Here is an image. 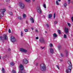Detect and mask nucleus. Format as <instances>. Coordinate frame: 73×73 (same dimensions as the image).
Here are the masks:
<instances>
[{"label":"nucleus","instance_id":"1","mask_svg":"<svg viewBox=\"0 0 73 73\" xmlns=\"http://www.w3.org/2000/svg\"><path fill=\"white\" fill-rule=\"evenodd\" d=\"M68 64L69 65V66L67 67V69L66 70V72L67 73H70L72 69V65L71 62L70 61H68L67 62Z\"/></svg>","mask_w":73,"mask_h":73},{"label":"nucleus","instance_id":"2","mask_svg":"<svg viewBox=\"0 0 73 73\" xmlns=\"http://www.w3.org/2000/svg\"><path fill=\"white\" fill-rule=\"evenodd\" d=\"M40 68L41 70L42 71H45L46 70V67L45 64H40Z\"/></svg>","mask_w":73,"mask_h":73},{"label":"nucleus","instance_id":"3","mask_svg":"<svg viewBox=\"0 0 73 73\" xmlns=\"http://www.w3.org/2000/svg\"><path fill=\"white\" fill-rule=\"evenodd\" d=\"M19 5L21 9H23L25 8V4L24 3L20 2L19 3Z\"/></svg>","mask_w":73,"mask_h":73},{"label":"nucleus","instance_id":"4","mask_svg":"<svg viewBox=\"0 0 73 73\" xmlns=\"http://www.w3.org/2000/svg\"><path fill=\"white\" fill-rule=\"evenodd\" d=\"M20 70L21 71V73H26L25 71H23V69H24V67L21 64L19 67Z\"/></svg>","mask_w":73,"mask_h":73},{"label":"nucleus","instance_id":"5","mask_svg":"<svg viewBox=\"0 0 73 73\" xmlns=\"http://www.w3.org/2000/svg\"><path fill=\"white\" fill-rule=\"evenodd\" d=\"M10 40L12 42H14L16 41V38L14 36H12L10 37Z\"/></svg>","mask_w":73,"mask_h":73},{"label":"nucleus","instance_id":"6","mask_svg":"<svg viewBox=\"0 0 73 73\" xmlns=\"http://www.w3.org/2000/svg\"><path fill=\"white\" fill-rule=\"evenodd\" d=\"M37 12H38V13L40 14L42 13V11H41V8H40V7H38L37 8Z\"/></svg>","mask_w":73,"mask_h":73},{"label":"nucleus","instance_id":"7","mask_svg":"<svg viewBox=\"0 0 73 73\" xmlns=\"http://www.w3.org/2000/svg\"><path fill=\"white\" fill-rule=\"evenodd\" d=\"M20 50L21 52H25V53H26L27 52V50L24 49V48H20Z\"/></svg>","mask_w":73,"mask_h":73},{"label":"nucleus","instance_id":"8","mask_svg":"<svg viewBox=\"0 0 73 73\" xmlns=\"http://www.w3.org/2000/svg\"><path fill=\"white\" fill-rule=\"evenodd\" d=\"M64 32L66 33H68L69 32V29L66 27H65L64 28Z\"/></svg>","mask_w":73,"mask_h":73},{"label":"nucleus","instance_id":"9","mask_svg":"<svg viewBox=\"0 0 73 73\" xmlns=\"http://www.w3.org/2000/svg\"><path fill=\"white\" fill-rule=\"evenodd\" d=\"M28 62V61L26 59H24L23 60V62L25 64H27Z\"/></svg>","mask_w":73,"mask_h":73},{"label":"nucleus","instance_id":"10","mask_svg":"<svg viewBox=\"0 0 73 73\" xmlns=\"http://www.w3.org/2000/svg\"><path fill=\"white\" fill-rule=\"evenodd\" d=\"M3 38L4 40H8V36L7 35H3Z\"/></svg>","mask_w":73,"mask_h":73},{"label":"nucleus","instance_id":"11","mask_svg":"<svg viewBox=\"0 0 73 73\" xmlns=\"http://www.w3.org/2000/svg\"><path fill=\"white\" fill-rule=\"evenodd\" d=\"M1 13H4L6 11V9L5 8L1 10Z\"/></svg>","mask_w":73,"mask_h":73},{"label":"nucleus","instance_id":"12","mask_svg":"<svg viewBox=\"0 0 73 73\" xmlns=\"http://www.w3.org/2000/svg\"><path fill=\"white\" fill-rule=\"evenodd\" d=\"M39 41L41 43H44V42H45V41H44V39L42 38L40 39H39Z\"/></svg>","mask_w":73,"mask_h":73},{"label":"nucleus","instance_id":"13","mask_svg":"<svg viewBox=\"0 0 73 73\" xmlns=\"http://www.w3.org/2000/svg\"><path fill=\"white\" fill-rule=\"evenodd\" d=\"M30 20L31 21L32 23H35V21H34V19L32 17H31L30 18Z\"/></svg>","mask_w":73,"mask_h":73},{"label":"nucleus","instance_id":"14","mask_svg":"<svg viewBox=\"0 0 73 73\" xmlns=\"http://www.w3.org/2000/svg\"><path fill=\"white\" fill-rule=\"evenodd\" d=\"M50 52L51 53H53L54 52V51H53V48H50Z\"/></svg>","mask_w":73,"mask_h":73},{"label":"nucleus","instance_id":"15","mask_svg":"<svg viewBox=\"0 0 73 73\" xmlns=\"http://www.w3.org/2000/svg\"><path fill=\"white\" fill-rule=\"evenodd\" d=\"M53 36L54 37H57V35L56 33H54L53 35Z\"/></svg>","mask_w":73,"mask_h":73},{"label":"nucleus","instance_id":"16","mask_svg":"<svg viewBox=\"0 0 73 73\" xmlns=\"http://www.w3.org/2000/svg\"><path fill=\"white\" fill-rule=\"evenodd\" d=\"M64 6V7H66L67 6V3L66 2L63 5Z\"/></svg>","mask_w":73,"mask_h":73},{"label":"nucleus","instance_id":"17","mask_svg":"<svg viewBox=\"0 0 73 73\" xmlns=\"http://www.w3.org/2000/svg\"><path fill=\"white\" fill-rule=\"evenodd\" d=\"M52 14H50L48 15V18H49V19H50V18H51V17H52Z\"/></svg>","mask_w":73,"mask_h":73},{"label":"nucleus","instance_id":"18","mask_svg":"<svg viewBox=\"0 0 73 73\" xmlns=\"http://www.w3.org/2000/svg\"><path fill=\"white\" fill-rule=\"evenodd\" d=\"M0 14H1V15L2 17H3L4 16V13H1Z\"/></svg>","mask_w":73,"mask_h":73},{"label":"nucleus","instance_id":"19","mask_svg":"<svg viewBox=\"0 0 73 73\" xmlns=\"http://www.w3.org/2000/svg\"><path fill=\"white\" fill-rule=\"evenodd\" d=\"M23 18H25V17H27V16H26V15L25 14H23Z\"/></svg>","mask_w":73,"mask_h":73},{"label":"nucleus","instance_id":"20","mask_svg":"<svg viewBox=\"0 0 73 73\" xmlns=\"http://www.w3.org/2000/svg\"><path fill=\"white\" fill-rule=\"evenodd\" d=\"M2 70L3 73H5V70H4V68H2Z\"/></svg>","mask_w":73,"mask_h":73},{"label":"nucleus","instance_id":"21","mask_svg":"<svg viewBox=\"0 0 73 73\" xmlns=\"http://www.w3.org/2000/svg\"><path fill=\"white\" fill-rule=\"evenodd\" d=\"M66 54V56L67 57L68 56V51L66 50L65 51Z\"/></svg>","mask_w":73,"mask_h":73},{"label":"nucleus","instance_id":"22","mask_svg":"<svg viewBox=\"0 0 73 73\" xmlns=\"http://www.w3.org/2000/svg\"><path fill=\"white\" fill-rule=\"evenodd\" d=\"M10 65H12V66H13L14 65V64H13V62H12L10 63Z\"/></svg>","mask_w":73,"mask_h":73},{"label":"nucleus","instance_id":"23","mask_svg":"<svg viewBox=\"0 0 73 73\" xmlns=\"http://www.w3.org/2000/svg\"><path fill=\"white\" fill-rule=\"evenodd\" d=\"M67 24L69 27H70V26H71V25H70V23H68Z\"/></svg>","mask_w":73,"mask_h":73},{"label":"nucleus","instance_id":"24","mask_svg":"<svg viewBox=\"0 0 73 73\" xmlns=\"http://www.w3.org/2000/svg\"><path fill=\"white\" fill-rule=\"evenodd\" d=\"M58 32L59 34H61V31L60 30H58Z\"/></svg>","mask_w":73,"mask_h":73},{"label":"nucleus","instance_id":"25","mask_svg":"<svg viewBox=\"0 0 73 73\" xmlns=\"http://www.w3.org/2000/svg\"><path fill=\"white\" fill-rule=\"evenodd\" d=\"M67 3L69 4L70 3V0H68Z\"/></svg>","mask_w":73,"mask_h":73},{"label":"nucleus","instance_id":"26","mask_svg":"<svg viewBox=\"0 0 73 73\" xmlns=\"http://www.w3.org/2000/svg\"><path fill=\"white\" fill-rule=\"evenodd\" d=\"M67 37V36H66V35L65 34H64V38H66Z\"/></svg>","mask_w":73,"mask_h":73},{"label":"nucleus","instance_id":"27","mask_svg":"<svg viewBox=\"0 0 73 73\" xmlns=\"http://www.w3.org/2000/svg\"><path fill=\"white\" fill-rule=\"evenodd\" d=\"M12 73H16V71L14 70H13L12 72Z\"/></svg>","mask_w":73,"mask_h":73},{"label":"nucleus","instance_id":"28","mask_svg":"<svg viewBox=\"0 0 73 73\" xmlns=\"http://www.w3.org/2000/svg\"><path fill=\"white\" fill-rule=\"evenodd\" d=\"M56 3L57 5H60V4L59 3H58V1H56Z\"/></svg>","mask_w":73,"mask_h":73},{"label":"nucleus","instance_id":"29","mask_svg":"<svg viewBox=\"0 0 73 73\" xmlns=\"http://www.w3.org/2000/svg\"><path fill=\"white\" fill-rule=\"evenodd\" d=\"M43 7L44 8H46V5H45V4H44L43 5Z\"/></svg>","mask_w":73,"mask_h":73},{"label":"nucleus","instance_id":"30","mask_svg":"<svg viewBox=\"0 0 73 73\" xmlns=\"http://www.w3.org/2000/svg\"><path fill=\"white\" fill-rule=\"evenodd\" d=\"M21 36H23V33L22 31L21 32Z\"/></svg>","mask_w":73,"mask_h":73},{"label":"nucleus","instance_id":"31","mask_svg":"<svg viewBox=\"0 0 73 73\" xmlns=\"http://www.w3.org/2000/svg\"><path fill=\"white\" fill-rule=\"evenodd\" d=\"M56 17V13H54V19Z\"/></svg>","mask_w":73,"mask_h":73},{"label":"nucleus","instance_id":"32","mask_svg":"<svg viewBox=\"0 0 73 73\" xmlns=\"http://www.w3.org/2000/svg\"><path fill=\"white\" fill-rule=\"evenodd\" d=\"M49 46L50 47H52V46H53V45L52 44H50Z\"/></svg>","mask_w":73,"mask_h":73},{"label":"nucleus","instance_id":"33","mask_svg":"<svg viewBox=\"0 0 73 73\" xmlns=\"http://www.w3.org/2000/svg\"><path fill=\"white\" fill-rule=\"evenodd\" d=\"M18 18L19 20H21V17H19Z\"/></svg>","mask_w":73,"mask_h":73},{"label":"nucleus","instance_id":"34","mask_svg":"<svg viewBox=\"0 0 73 73\" xmlns=\"http://www.w3.org/2000/svg\"><path fill=\"white\" fill-rule=\"evenodd\" d=\"M9 15H12V13L11 12H10L9 13Z\"/></svg>","mask_w":73,"mask_h":73},{"label":"nucleus","instance_id":"35","mask_svg":"<svg viewBox=\"0 0 73 73\" xmlns=\"http://www.w3.org/2000/svg\"><path fill=\"white\" fill-rule=\"evenodd\" d=\"M54 23L55 24H57V22L55 21L54 22Z\"/></svg>","mask_w":73,"mask_h":73},{"label":"nucleus","instance_id":"36","mask_svg":"<svg viewBox=\"0 0 73 73\" xmlns=\"http://www.w3.org/2000/svg\"><path fill=\"white\" fill-rule=\"evenodd\" d=\"M8 32L9 33H11V30H10V29H9L8 30Z\"/></svg>","mask_w":73,"mask_h":73},{"label":"nucleus","instance_id":"37","mask_svg":"<svg viewBox=\"0 0 73 73\" xmlns=\"http://www.w3.org/2000/svg\"><path fill=\"white\" fill-rule=\"evenodd\" d=\"M3 40V38H2V36H0V40Z\"/></svg>","mask_w":73,"mask_h":73},{"label":"nucleus","instance_id":"38","mask_svg":"<svg viewBox=\"0 0 73 73\" xmlns=\"http://www.w3.org/2000/svg\"><path fill=\"white\" fill-rule=\"evenodd\" d=\"M26 2H29L30 1V0H25Z\"/></svg>","mask_w":73,"mask_h":73},{"label":"nucleus","instance_id":"39","mask_svg":"<svg viewBox=\"0 0 73 73\" xmlns=\"http://www.w3.org/2000/svg\"><path fill=\"white\" fill-rule=\"evenodd\" d=\"M25 31L26 32H28V29H25Z\"/></svg>","mask_w":73,"mask_h":73},{"label":"nucleus","instance_id":"40","mask_svg":"<svg viewBox=\"0 0 73 73\" xmlns=\"http://www.w3.org/2000/svg\"><path fill=\"white\" fill-rule=\"evenodd\" d=\"M46 25L48 27V28H49V25H48V24H46Z\"/></svg>","mask_w":73,"mask_h":73},{"label":"nucleus","instance_id":"41","mask_svg":"<svg viewBox=\"0 0 73 73\" xmlns=\"http://www.w3.org/2000/svg\"><path fill=\"white\" fill-rule=\"evenodd\" d=\"M56 67L59 69H60V68H59V66H58L57 65Z\"/></svg>","mask_w":73,"mask_h":73},{"label":"nucleus","instance_id":"42","mask_svg":"<svg viewBox=\"0 0 73 73\" xmlns=\"http://www.w3.org/2000/svg\"><path fill=\"white\" fill-rule=\"evenodd\" d=\"M41 49H44V47H41Z\"/></svg>","mask_w":73,"mask_h":73},{"label":"nucleus","instance_id":"43","mask_svg":"<svg viewBox=\"0 0 73 73\" xmlns=\"http://www.w3.org/2000/svg\"><path fill=\"white\" fill-rule=\"evenodd\" d=\"M36 40H38V37H36Z\"/></svg>","mask_w":73,"mask_h":73},{"label":"nucleus","instance_id":"44","mask_svg":"<svg viewBox=\"0 0 73 73\" xmlns=\"http://www.w3.org/2000/svg\"><path fill=\"white\" fill-rule=\"evenodd\" d=\"M35 31H36V32H37V33L38 32V30H37V29H36Z\"/></svg>","mask_w":73,"mask_h":73},{"label":"nucleus","instance_id":"45","mask_svg":"<svg viewBox=\"0 0 73 73\" xmlns=\"http://www.w3.org/2000/svg\"><path fill=\"white\" fill-rule=\"evenodd\" d=\"M61 57H63V55L62 54H61Z\"/></svg>","mask_w":73,"mask_h":73},{"label":"nucleus","instance_id":"46","mask_svg":"<svg viewBox=\"0 0 73 73\" xmlns=\"http://www.w3.org/2000/svg\"><path fill=\"white\" fill-rule=\"evenodd\" d=\"M31 28L32 30H33V27H31Z\"/></svg>","mask_w":73,"mask_h":73},{"label":"nucleus","instance_id":"47","mask_svg":"<svg viewBox=\"0 0 73 73\" xmlns=\"http://www.w3.org/2000/svg\"><path fill=\"white\" fill-rule=\"evenodd\" d=\"M0 15L1 14H0V19H1V16Z\"/></svg>","mask_w":73,"mask_h":73},{"label":"nucleus","instance_id":"48","mask_svg":"<svg viewBox=\"0 0 73 73\" xmlns=\"http://www.w3.org/2000/svg\"><path fill=\"white\" fill-rule=\"evenodd\" d=\"M9 1V0H6V1L7 2H8V1Z\"/></svg>","mask_w":73,"mask_h":73},{"label":"nucleus","instance_id":"49","mask_svg":"<svg viewBox=\"0 0 73 73\" xmlns=\"http://www.w3.org/2000/svg\"><path fill=\"white\" fill-rule=\"evenodd\" d=\"M26 23H27V24H28V21H26Z\"/></svg>","mask_w":73,"mask_h":73},{"label":"nucleus","instance_id":"50","mask_svg":"<svg viewBox=\"0 0 73 73\" xmlns=\"http://www.w3.org/2000/svg\"><path fill=\"white\" fill-rule=\"evenodd\" d=\"M8 50H11V49L9 48L8 49Z\"/></svg>","mask_w":73,"mask_h":73},{"label":"nucleus","instance_id":"51","mask_svg":"<svg viewBox=\"0 0 73 73\" xmlns=\"http://www.w3.org/2000/svg\"><path fill=\"white\" fill-rule=\"evenodd\" d=\"M45 33H47V31H45Z\"/></svg>","mask_w":73,"mask_h":73},{"label":"nucleus","instance_id":"52","mask_svg":"<svg viewBox=\"0 0 73 73\" xmlns=\"http://www.w3.org/2000/svg\"><path fill=\"white\" fill-rule=\"evenodd\" d=\"M1 55H0V59H1Z\"/></svg>","mask_w":73,"mask_h":73},{"label":"nucleus","instance_id":"53","mask_svg":"<svg viewBox=\"0 0 73 73\" xmlns=\"http://www.w3.org/2000/svg\"><path fill=\"white\" fill-rule=\"evenodd\" d=\"M59 1H61V0H58Z\"/></svg>","mask_w":73,"mask_h":73},{"label":"nucleus","instance_id":"54","mask_svg":"<svg viewBox=\"0 0 73 73\" xmlns=\"http://www.w3.org/2000/svg\"><path fill=\"white\" fill-rule=\"evenodd\" d=\"M36 66H37V63H36Z\"/></svg>","mask_w":73,"mask_h":73},{"label":"nucleus","instance_id":"55","mask_svg":"<svg viewBox=\"0 0 73 73\" xmlns=\"http://www.w3.org/2000/svg\"><path fill=\"white\" fill-rule=\"evenodd\" d=\"M43 17H45V16L44 15L43 16Z\"/></svg>","mask_w":73,"mask_h":73},{"label":"nucleus","instance_id":"56","mask_svg":"<svg viewBox=\"0 0 73 73\" xmlns=\"http://www.w3.org/2000/svg\"><path fill=\"white\" fill-rule=\"evenodd\" d=\"M33 0V1H35V0Z\"/></svg>","mask_w":73,"mask_h":73},{"label":"nucleus","instance_id":"57","mask_svg":"<svg viewBox=\"0 0 73 73\" xmlns=\"http://www.w3.org/2000/svg\"><path fill=\"white\" fill-rule=\"evenodd\" d=\"M60 61H62V60H60Z\"/></svg>","mask_w":73,"mask_h":73}]
</instances>
